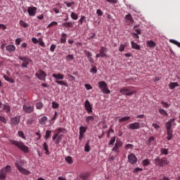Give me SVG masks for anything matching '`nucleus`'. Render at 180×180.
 I'll use <instances>...</instances> for the list:
<instances>
[{
	"label": "nucleus",
	"mask_w": 180,
	"mask_h": 180,
	"mask_svg": "<svg viewBox=\"0 0 180 180\" xmlns=\"http://www.w3.org/2000/svg\"><path fill=\"white\" fill-rule=\"evenodd\" d=\"M19 25L20 26H21L22 27H27L29 26V24L26 23L25 21H23V20H20L19 21Z\"/></svg>",
	"instance_id": "30"
},
{
	"label": "nucleus",
	"mask_w": 180,
	"mask_h": 180,
	"mask_svg": "<svg viewBox=\"0 0 180 180\" xmlns=\"http://www.w3.org/2000/svg\"><path fill=\"white\" fill-rule=\"evenodd\" d=\"M174 131L172 129H167V140L169 141L172 139V137H174Z\"/></svg>",
	"instance_id": "23"
},
{
	"label": "nucleus",
	"mask_w": 180,
	"mask_h": 180,
	"mask_svg": "<svg viewBox=\"0 0 180 180\" xmlns=\"http://www.w3.org/2000/svg\"><path fill=\"white\" fill-rule=\"evenodd\" d=\"M63 137H64V135H63V134L58 135V136L57 137V139L55 141V144H56V145L60 144V143H61V140H63Z\"/></svg>",
	"instance_id": "28"
},
{
	"label": "nucleus",
	"mask_w": 180,
	"mask_h": 180,
	"mask_svg": "<svg viewBox=\"0 0 180 180\" xmlns=\"http://www.w3.org/2000/svg\"><path fill=\"white\" fill-rule=\"evenodd\" d=\"M161 105H163V108H165L166 109H168V108H169V104L167 102H165V101H161Z\"/></svg>",
	"instance_id": "53"
},
{
	"label": "nucleus",
	"mask_w": 180,
	"mask_h": 180,
	"mask_svg": "<svg viewBox=\"0 0 180 180\" xmlns=\"http://www.w3.org/2000/svg\"><path fill=\"white\" fill-rule=\"evenodd\" d=\"M43 103L41 102H39L36 103V108L37 109H38L39 110H41L43 108Z\"/></svg>",
	"instance_id": "39"
},
{
	"label": "nucleus",
	"mask_w": 180,
	"mask_h": 180,
	"mask_svg": "<svg viewBox=\"0 0 180 180\" xmlns=\"http://www.w3.org/2000/svg\"><path fill=\"white\" fill-rule=\"evenodd\" d=\"M95 120V117L94 116H86V123H87V124H91V123H92V122H94Z\"/></svg>",
	"instance_id": "24"
},
{
	"label": "nucleus",
	"mask_w": 180,
	"mask_h": 180,
	"mask_svg": "<svg viewBox=\"0 0 180 180\" xmlns=\"http://www.w3.org/2000/svg\"><path fill=\"white\" fill-rule=\"evenodd\" d=\"M132 49H134L135 50H140V45L136 44L134 41H132L131 42Z\"/></svg>",
	"instance_id": "29"
},
{
	"label": "nucleus",
	"mask_w": 180,
	"mask_h": 180,
	"mask_svg": "<svg viewBox=\"0 0 180 180\" xmlns=\"http://www.w3.org/2000/svg\"><path fill=\"white\" fill-rule=\"evenodd\" d=\"M36 77H37L38 79H39L41 81H46V77H47V74L40 70H39L36 74H35Z\"/></svg>",
	"instance_id": "9"
},
{
	"label": "nucleus",
	"mask_w": 180,
	"mask_h": 180,
	"mask_svg": "<svg viewBox=\"0 0 180 180\" xmlns=\"http://www.w3.org/2000/svg\"><path fill=\"white\" fill-rule=\"evenodd\" d=\"M159 113L162 115V116H168V112H167V111L162 108L159 109Z\"/></svg>",
	"instance_id": "32"
},
{
	"label": "nucleus",
	"mask_w": 180,
	"mask_h": 180,
	"mask_svg": "<svg viewBox=\"0 0 180 180\" xmlns=\"http://www.w3.org/2000/svg\"><path fill=\"white\" fill-rule=\"evenodd\" d=\"M98 88L102 91L103 94H110V90L105 81L98 82Z\"/></svg>",
	"instance_id": "7"
},
{
	"label": "nucleus",
	"mask_w": 180,
	"mask_h": 180,
	"mask_svg": "<svg viewBox=\"0 0 180 180\" xmlns=\"http://www.w3.org/2000/svg\"><path fill=\"white\" fill-rule=\"evenodd\" d=\"M115 141H116V136H112V137H111L108 145L113 146V144H115Z\"/></svg>",
	"instance_id": "46"
},
{
	"label": "nucleus",
	"mask_w": 180,
	"mask_h": 180,
	"mask_svg": "<svg viewBox=\"0 0 180 180\" xmlns=\"http://www.w3.org/2000/svg\"><path fill=\"white\" fill-rule=\"evenodd\" d=\"M126 48V45L124 44H121L120 46V48H119V51H120L121 53H122V51H124V49Z\"/></svg>",
	"instance_id": "58"
},
{
	"label": "nucleus",
	"mask_w": 180,
	"mask_h": 180,
	"mask_svg": "<svg viewBox=\"0 0 180 180\" xmlns=\"http://www.w3.org/2000/svg\"><path fill=\"white\" fill-rule=\"evenodd\" d=\"M80 178L83 180H89L91 179V172H84L80 175Z\"/></svg>",
	"instance_id": "19"
},
{
	"label": "nucleus",
	"mask_w": 180,
	"mask_h": 180,
	"mask_svg": "<svg viewBox=\"0 0 180 180\" xmlns=\"http://www.w3.org/2000/svg\"><path fill=\"white\" fill-rule=\"evenodd\" d=\"M37 11V8L35 6H30L27 8V13L30 16H36V12Z\"/></svg>",
	"instance_id": "11"
},
{
	"label": "nucleus",
	"mask_w": 180,
	"mask_h": 180,
	"mask_svg": "<svg viewBox=\"0 0 180 180\" xmlns=\"http://www.w3.org/2000/svg\"><path fill=\"white\" fill-rule=\"evenodd\" d=\"M32 41L34 44H37V43H39V39H37L35 37H32Z\"/></svg>",
	"instance_id": "63"
},
{
	"label": "nucleus",
	"mask_w": 180,
	"mask_h": 180,
	"mask_svg": "<svg viewBox=\"0 0 180 180\" xmlns=\"http://www.w3.org/2000/svg\"><path fill=\"white\" fill-rule=\"evenodd\" d=\"M43 148L45 151L46 155H50V151H49V145H47V143L46 142L44 143Z\"/></svg>",
	"instance_id": "26"
},
{
	"label": "nucleus",
	"mask_w": 180,
	"mask_h": 180,
	"mask_svg": "<svg viewBox=\"0 0 180 180\" xmlns=\"http://www.w3.org/2000/svg\"><path fill=\"white\" fill-rule=\"evenodd\" d=\"M133 144L128 143L125 146L126 150H129L130 148H133Z\"/></svg>",
	"instance_id": "62"
},
{
	"label": "nucleus",
	"mask_w": 180,
	"mask_h": 180,
	"mask_svg": "<svg viewBox=\"0 0 180 180\" xmlns=\"http://www.w3.org/2000/svg\"><path fill=\"white\" fill-rule=\"evenodd\" d=\"M70 17L73 19V20H77L78 19V14L74 12H72Z\"/></svg>",
	"instance_id": "40"
},
{
	"label": "nucleus",
	"mask_w": 180,
	"mask_h": 180,
	"mask_svg": "<svg viewBox=\"0 0 180 180\" xmlns=\"http://www.w3.org/2000/svg\"><path fill=\"white\" fill-rule=\"evenodd\" d=\"M140 171H143V169L140 168V167H137L136 168L133 172L134 174H139V172H140Z\"/></svg>",
	"instance_id": "60"
},
{
	"label": "nucleus",
	"mask_w": 180,
	"mask_h": 180,
	"mask_svg": "<svg viewBox=\"0 0 180 180\" xmlns=\"http://www.w3.org/2000/svg\"><path fill=\"white\" fill-rule=\"evenodd\" d=\"M170 89H175L176 86H178L177 82H171L169 85Z\"/></svg>",
	"instance_id": "33"
},
{
	"label": "nucleus",
	"mask_w": 180,
	"mask_h": 180,
	"mask_svg": "<svg viewBox=\"0 0 180 180\" xmlns=\"http://www.w3.org/2000/svg\"><path fill=\"white\" fill-rule=\"evenodd\" d=\"M107 49L105 46H101L100 49V55L102 58L108 57V55H106Z\"/></svg>",
	"instance_id": "21"
},
{
	"label": "nucleus",
	"mask_w": 180,
	"mask_h": 180,
	"mask_svg": "<svg viewBox=\"0 0 180 180\" xmlns=\"http://www.w3.org/2000/svg\"><path fill=\"white\" fill-rule=\"evenodd\" d=\"M87 129H88V127H86L81 126L79 127V133L82 134H84L86 132Z\"/></svg>",
	"instance_id": "31"
},
{
	"label": "nucleus",
	"mask_w": 180,
	"mask_h": 180,
	"mask_svg": "<svg viewBox=\"0 0 180 180\" xmlns=\"http://www.w3.org/2000/svg\"><path fill=\"white\" fill-rule=\"evenodd\" d=\"M9 142L13 144V146H15V147H18L20 150H21V151H22L25 154H27L29 153V146L25 145L23 142L12 139H10Z\"/></svg>",
	"instance_id": "1"
},
{
	"label": "nucleus",
	"mask_w": 180,
	"mask_h": 180,
	"mask_svg": "<svg viewBox=\"0 0 180 180\" xmlns=\"http://www.w3.org/2000/svg\"><path fill=\"white\" fill-rule=\"evenodd\" d=\"M22 41V39L20 38H18L15 39V45L16 46H19V44H20V42Z\"/></svg>",
	"instance_id": "64"
},
{
	"label": "nucleus",
	"mask_w": 180,
	"mask_h": 180,
	"mask_svg": "<svg viewBox=\"0 0 180 180\" xmlns=\"http://www.w3.org/2000/svg\"><path fill=\"white\" fill-rule=\"evenodd\" d=\"M18 136L19 137H21V139H23L24 140H26V136H25V134L22 131H18Z\"/></svg>",
	"instance_id": "54"
},
{
	"label": "nucleus",
	"mask_w": 180,
	"mask_h": 180,
	"mask_svg": "<svg viewBox=\"0 0 180 180\" xmlns=\"http://www.w3.org/2000/svg\"><path fill=\"white\" fill-rule=\"evenodd\" d=\"M56 133L60 136V133H65V129L59 127L56 129Z\"/></svg>",
	"instance_id": "38"
},
{
	"label": "nucleus",
	"mask_w": 180,
	"mask_h": 180,
	"mask_svg": "<svg viewBox=\"0 0 180 180\" xmlns=\"http://www.w3.org/2000/svg\"><path fill=\"white\" fill-rule=\"evenodd\" d=\"M56 47H57V46L56 44H52L51 45L50 51H51V53H54Z\"/></svg>",
	"instance_id": "56"
},
{
	"label": "nucleus",
	"mask_w": 180,
	"mask_h": 180,
	"mask_svg": "<svg viewBox=\"0 0 180 180\" xmlns=\"http://www.w3.org/2000/svg\"><path fill=\"white\" fill-rule=\"evenodd\" d=\"M58 23L56 21L51 22L49 25H48L47 28L50 29V27H53V26H57Z\"/></svg>",
	"instance_id": "47"
},
{
	"label": "nucleus",
	"mask_w": 180,
	"mask_h": 180,
	"mask_svg": "<svg viewBox=\"0 0 180 180\" xmlns=\"http://www.w3.org/2000/svg\"><path fill=\"white\" fill-rule=\"evenodd\" d=\"M46 122H47V117H42L40 120H39V123L41 124H44V123H46Z\"/></svg>",
	"instance_id": "48"
},
{
	"label": "nucleus",
	"mask_w": 180,
	"mask_h": 180,
	"mask_svg": "<svg viewBox=\"0 0 180 180\" xmlns=\"http://www.w3.org/2000/svg\"><path fill=\"white\" fill-rule=\"evenodd\" d=\"M175 122V118L170 119L165 124V127L167 130H172V124Z\"/></svg>",
	"instance_id": "15"
},
{
	"label": "nucleus",
	"mask_w": 180,
	"mask_h": 180,
	"mask_svg": "<svg viewBox=\"0 0 180 180\" xmlns=\"http://www.w3.org/2000/svg\"><path fill=\"white\" fill-rule=\"evenodd\" d=\"M0 122H1V123H4V124H6V118L2 115H0Z\"/></svg>",
	"instance_id": "55"
},
{
	"label": "nucleus",
	"mask_w": 180,
	"mask_h": 180,
	"mask_svg": "<svg viewBox=\"0 0 180 180\" xmlns=\"http://www.w3.org/2000/svg\"><path fill=\"white\" fill-rule=\"evenodd\" d=\"M141 126L140 122H136L129 124L128 128L131 130H139L141 127Z\"/></svg>",
	"instance_id": "12"
},
{
	"label": "nucleus",
	"mask_w": 180,
	"mask_h": 180,
	"mask_svg": "<svg viewBox=\"0 0 180 180\" xmlns=\"http://www.w3.org/2000/svg\"><path fill=\"white\" fill-rule=\"evenodd\" d=\"M52 77L55 78V82L58 84V85H63L64 86H68V84L65 83L64 81H61L60 79H64V75L58 73V74H53Z\"/></svg>",
	"instance_id": "5"
},
{
	"label": "nucleus",
	"mask_w": 180,
	"mask_h": 180,
	"mask_svg": "<svg viewBox=\"0 0 180 180\" xmlns=\"http://www.w3.org/2000/svg\"><path fill=\"white\" fill-rule=\"evenodd\" d=\"M153 163L158 167H165V165H168V164H169V162L167 158H160V157H157L153 160Z\"/></svg>",
	"instance_id": "4"
},
{
	"label": "nucleus",
	"mask_w": 180,
	"mask_h": 180,
	"mask_svg": "<svg viewBox=\"0 0 180 180\" xmlns=\"http://www.w3.org/2000/svg\"><path fill=\"white\" fill-rule=\"evenodd\" d=\"M72 22H63V26L65 27H72Z\"/></svg>",
	"instance_id": "41"
},
{
	"label": "nucleus",
	"mask_w": 180,
	"mask_h": 180,
	"mask_svg": "<svg viewBox=\"0 0 180 180\" xmlns=\"http://www.w3.org/2000/svg\"><path fill=\"white\" fill-rule=\"evenodd\" d=\"M19 60L22 61V63L21 64L22 68H27V65H29V58L27 56H19Z\"/></svg>",
	"instance_id": "8"
},
{
	"label": "nucleus",
	"mask_w": 180,
	"mask_h": 180,
	"mask_svg": "<svg viewBox=\"0 0 180 180\" xmlns=\"http://www.w3.org/2000/svg\"><path fill=\"white\" fill-rule=\"evenodd\" d=\"M123 146V143L121 142L120 140H117L116 143H115V146L112 148V151H115V153H120L119 148Z\"/></svg>",
	"instance_id": "14"
},
{
	"label": "nucleus",
	"mask_w": 180,
	"mask_h": 180,
	"mask_svg": "<svg viewBox=\"0 0 180 180\" xmlns=\"http://www.w3.org/2000/svg\"><path fill=\"white\" fill-rule=\"evenodd\" d=\"M136 90L133 89L132 86H124L120 90L121 95H126V96H131L136 94Z\"/></svg>",
	"instance_id": "3"
},
{
	"label": "nucleus",
	"mask_w": 180,
	"mask_h": 180,
	"mask_svg": "<svg viewBox=\"0 0 180 180\" xmlns=\"http://www.w3.org/2000/svg\"><path fill=\"white\" fill-rule=\"evenodd\" d=\"M23 165H25V162L22 160L17 159L15 162V166L17 169H18L20 174H23L24 175H30V171L23 168Z\"/></svg>",
	"instance_id": "2"
},
{
	"label": "nucleus",
	"mask_w": 180,
	"mask_h": 180,
	"mask_svg": "<svg viewBox=\"0 0 180 180\" xmlns=\"http://www.w3.org/2000/svg\"><path fill=\"white\" fill-rule=\"evenodd\" d=\"M66 60L68 61H72V60H74V56L73 55H68L66 56Z\"/></svg>",
	"instance_id": "57"
},
{
	"label": "nucleus",
	"mask_w": 180,
	"mask_h": 180,
	"mask_svg": "<svg viewBox=\"0 0 180 180\" xmlns=\"http://www.w3.org/2000/svg\"><path fill=\"white\" fill-rule=\"evenodd\" d=\"M127 120H130V117H123L119 120V122L123 123V122H127Z\"/></svg>",
	"instance_id": "35"
},
{
	"label": "nucleus",
	"mask_w": 180,
	"mask_h": 180,
	"mask_svg": "<svg viewBox=\"0 0 180 180\" xmlns=\"http://www.w3.org/2000/svg\"><path fill=\"white\" fill-rule=\"evenodd\" d=\"M84 86L87 91H89V89H92V86H91V84H86Z\"/></svg>",
	"instance_id": "61"
},
{
	"label": "nucleus",
	"mask_w": 180,
	"mask_h": 180,
	"mask_svg": "<svg viewBox=\"0 0 180 180\" xmlns=\"http://www.w3.org/2000/svg\"><path fill=\"white\" fill-rule=\"evenodd\" d=\"M161 154H163L164 155H168V149L162 148L160 150Z\"/></svg>",
	"instance_id": "52"
},
{
	"label": "nucleus",
	"mask_w": 180,
	"mask_h": 180,
	"mask_svg": "<svg viewBox=\"0 0 180 180\" xmlns=\"http://www.w3.org/2000/svg\"><path fill=\"white\" fill-rule=\"evenodd\" d=\"M12 171V167L11 165H7L5 167H3L0 170V179L4 180L6 179V174H10Z\"/></svg>",
	"instance_id": "6"
},
{
	"label": "nucleus",
	"mask_w": 180,
	"mask_h": 180,
	"mask_svg": "<svg viewBox=\"0 0 180 180\" xmlns=\"http://www.w3.org/2000/svg\"><path fill=\"white\" fill-rule=\"evenodd\" d=\"M34 123V120L33 118H30L27 121V124H33Z\"/></svg>",
	"instance_id": "59"
},
{
	"label": "nucleus",
	"mask_w": 180,
	"mask_h": 180,
	"mask_svg": "<svg viewBox=\"0 0 180 180\" xmlns=\"http://www.w3.org/2000/svg\"><path fill=\"white\" fill-rule=\"evenodd\" d=\"M84 108L87 112V113H89V115H91V113H92L93 110H92V105L91 104V103L89 102V101L86 100L84 103Z\"/></svg>",
	"instance_id": "13"
},
{
	"label": "nucleus",
	"mask_w": 180,
	"mask_h": 180,
	"mask_svg": "<svg viewBox=\"0 0 180 180\" xmlns=\"http://www.w3.org/2000/svg\"><path fill=\"white\" fill-rule=\"evenodd\" d=\"M125 19L128 23H130V25H133L134 23V20L133 19V17L131 16V14H127L125 16Z\"/></svg>",
	"instance_id": "22"
},
{
	"label": "nucleus",
	"mask_w": 180,
	"mask_h": 180,
	"mask_svg": "<svg viewBox=\"0 0 180 180\" xmlns=\"http://www.w3.org/2000/svg\"><path fill=\"white\" fill-rule=\"evenodd\" d=\"M11 124H13V126H18V124L20 123V118H18V117H14L11 119Z\"/></svg>",
	"instance_id": "18"
},
{
	"label": "nucleus",
	"mask_w": 180,
	"mask_h": 180,
	"mask_svg": "<svg viewBox=\"0 0 180 180\" xmlns=\"http://www.w3.org/2000/svg\"><path fill=\"white\" fill-rule=\"evenodd\" d=\"M4 110L6 113H8V112H11V107H9L8 105H4Z\"/></svg>",
	"instance_id": "51"
},
{
	"label": "nucleus",
	"mask_w": 180,
	"mask_h": 180,
	"mask_svg": "<svg viewBox=\"0 0 180 180\" xmlns=\"http://www.w3.org/2000/svg\"><path fill=\"white\" fill-rule=\"evenodd\" d=\"M84 53L87 58H89V63H91V64H94V58H92V53L89 52V51H86V50L84 51Z\"/></svg>",
	"instance_id": "17"
},
{
	"label": "nucleus",
	"mask_w": 180,
	"mask_h": 180,
	"mask_svg": "<svg viewBox=\"0 0 180 180\" xmlns=\"http://www.w3.org/2000/svg\"><path fill=\"white\" fill-rule=\"evenodd\" d=\"M128 161L129 164H131V165H134L137 164V157L134 153H131L128 155Z\"/></svg>",
	"instance_id": "10"
},
{
	"label": "nucleus",
	"mask_w": 180,
	"mask_h": 180,
	"mask_svg": "<svg viewBox=\"0 0 180 180\" xmlns=\"http://www.w3.org/2000/svg\"><path fill=\"white\" fill-rule=\"evenodd\" d=\"M91 67H93V68L91 69L90 72L93 74H96L98 72V69H96V66H94V65H91Z\"/></svg>",
	"instance_id": "49"
},
{
	"label": "nucleus",
	"mask_w": 180,
	"mask_h": 180,
	"mask_svg": "<svg viewBox=\"0 0 180 180\" xmlns=\"http://www.w3.org/2000/svg\"><path fill=\"white\" fill-rule=\"evenodd\" d=\"M65 161H67L68 164H72V162H74V161L72 160V158L71 156L66 157Z\"/></svg>",
	"instance_id": "43"
},
{
	"label": "nucleus",
	"mask_w": 180,
	"mask_h": 180,
	"mask_svg": "<svg viewBox=\"0 0 180 180\" xmlns=\"http://www.w3.org/2000/svg\"><path fill=\"white\" fill-rule=\"evenodd\" d=\"M52 108L53 109H58L60 108V104L56 101L52 102Z\"/></svg>",
	"instance_id": "37"
},
{
	"label": "nucleus",
	"mask_w": 180,
	"mask_h": 180,
	"mask_svg": "<svg viewBox=\"0 0 180 180\" xmlns=\"http://www.w3.org/2000/svg\"><path fill=\"white\" fill-rule=\"evenodd\" d=\"M169 43H172V44H175L176 46H178L180 49V42L175 39H169Z\"/></svg>",
	"instance_id": "36"
},
{
	"label": "nucleus",
	"mask_w": 180,
	"mask_h": 180,
	"mask_svg": "<svg viewBox=\"0 0 180 180\" xmlns=\"http://www.w3.org/2000/svg\"><path fill=\"white\" fill-rule=\"evenodd\" d=\"M6 51H8V53H13L15 50H16V46L15 45L9 44L6 46Z\"/></svg>",
	"instance_id": "20"
},
{
	"label": "nucleus",
	"mask_w": 180,
	"mask_h": 180,
	"mask_svg": "<svg viewBox=\"0 0 180 180\" xmlns=\"http://www.w3.org/2000/svg\"><path fill=\"white\" fill-rule=\"evenodd\" d=\"M154 140H155V138H154V136L149 137L148 141V146H151Z\"/></svg>",
	"instance_id": "42"
},
{
	"label": "nucleus",
	"mask_w": 180,
	"mask_h": 180,
	"mask_svg": "<svg viewBox=\"0 0 180 180\" xmlns=\"http://www.w3.org/2000/svg\"><path fill=\"white\" fill-rule=\"evenodd\" d=\"M146 44L148 47H150V49H154L155 46H157V44H155L153 40L147 41Z\"/></svg>",
	"instance_id": "25"
},
{
	"label": "nucleus",
	"mask_w": 180,
	"mask_h": 180,
	"mask_svg": "<svg viewBox=\"0 0 180 180\" xmlns=\"http://www.w3.org/2000/svg\"><path fill=\"white\" fill-rule=\"evenodd\" d=\"M84 151L89 153L91 151V147L89 146V141H88L84 146Z\"/></svg>",
	"instance_id": "34"
},
{
	"label": "nucleus",
	"mask_w": 180,
	"mask_h": 180,
	"mask_svg": "<svg viewBox=\"0 0 180 180\" xmlns=\"http://www.w3.org/2000/svg\"><path fill=\"white\" fill-rule=\"evenodd\" d=\"M51 136V131L50 130H46V135H45V139L46 140H48V139H50V136Z\"/></svg>",
	"instance_id": "45"
},
{
	"label": "nucleus",
	"mask_w": 180,
	"mask_h": 180,
	"mask_svg": "<svg viewBox=\"0 0 180 180\" xmlns=\"http://www.w3.org/2000/svg\"><path fill=\"white\" fill-rule=\"evenodd\" d=\"M142 164L143 167H147V165H150V160L148 159H145L142 161Z\"/></svg>",
	"instance_id": "44"
},
{
	"label": "nucleus",
	"mask_w": 180,
	"mask_h": 180,
	"mask_svg": "<svg viewBox=\"0 0 180 180\" xmlns=\"http://www.w3.org/2000/svg\"><path fill=\"white\" fill-rule=\"evenodd\" d=\"M22 109L25 113H32V112L34 110V108H33V106H27L25 104L22 105Z\"/></svg>",
	"instance_id": "16"
},
{
	"label": "nucleus",
	"mask_w": 180,
	"mask_h": 180,
	"mask_svg": "<svg viewBox=\"0 0 180 180\" xmlns=\"http://www.w3.org/2000/svg\"><path fill=\"white\" fill-rule=\"evenodd\" d=\"M79 22H80V25H82L84 22H86V18L85 15H83L81 17V18L79 20Z\"/></svg>",
	"instance_id": "50"
},
{
	"label": "nucleus",
	"mask_w": 180,
	"mask_h": 180,
	"mask_svg": "<svg viewBox=\"0 0 180 180\" xmlns=\"http://www.w3.org/2000/svg\"><path fill=\"white\" fill-rule=\"evenodd\" d=\"M61 38H60V43L62 44H64L67 41V34L65 33H62V35H61Z\"/></svg>",
	"instance_id": "27"
}]
</instances>
